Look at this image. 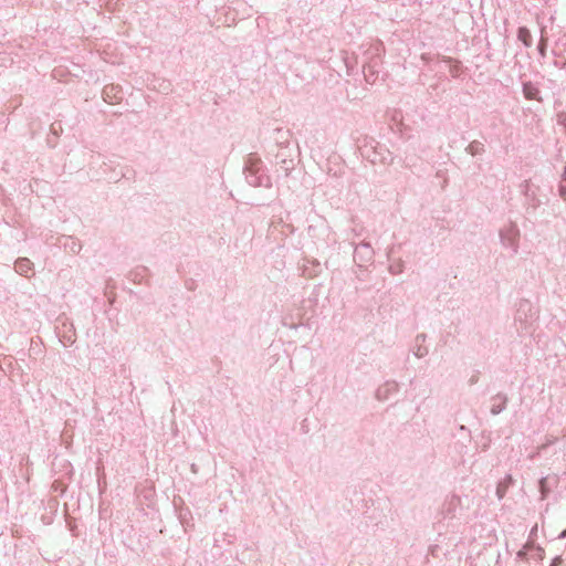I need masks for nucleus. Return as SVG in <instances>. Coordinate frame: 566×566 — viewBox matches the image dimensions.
<instances>
[{
    "label": "nucleus",
    "mask_w": 566,
    "mask_h": 566,
    "mask_svg": "<svg viewBox=\"0 0 566 566\" xmlns=\"http://www.w3.org/2000/svg\"><path fill=\"white\" fill-rule=\"evenodd\" d=\"M517 38L526 46H530L531 43H532L531 32L526 28H520L518 29Z\"/></svg>",
    "instance_id": "f03ea898"
},
{
    "label": "nucleus",
    "mask_w": 566,
    "mask_h": 566,
    "mask_svg": "<svg viewBox=\"0 0 566 566\" xmlns=\"http://www.w3.org/2000/svg\"><path fill=\"white\" fill-rule=\"evenodd\" d=\"M525 90H527V88L525 87ZM525 92H526V97L531 98V97H532V96H531V95H532V92H527V91H525Z\"/></svg>",
    "instance_id": "7ed1b4c3"
},
{
    "label": "nucleus",
    "mask_w": 566,
    "mask_h": 566,
    "mask_svg": "<svg viewBox=\"0 0 566 566\" xmlns=\"http://www.w3.org/2000/svg\"><path fill=\"white\" fill-rule=\"evenodd\" d=\"M525 90H527V88L525 87ZM525 92H526V97L531 98V97H532V96H531V95H532V92H527V91H525Z\"/></svg>",
    "instance_id": "20e7f679"
},
{
    "label": "nucleus",
    "mask_w": 566,
    "mask_h": 566,
    "mask_svg": "<svg viewBox=\"0 0 566 566\" xmlns=\"http://www.w3.org/2000/svg\"><path fill=\"white\" fill-rule=\"evenodd\" d=\"M15 270L20 274L28 275L32 270L31 262L28 259H21L15 262Z\"/></svg>",
    "instance_id": "f257e3e1"
},
{
    "label": "nucleus",
    "mask_w": 566,
    "mask_h": 566,
    "mask_svg": "<svg viewBox=\"0 0 566 566\" xmlns=\"http://www.w3.org/2000/svg\"><path fill=\"white\" fill-rule=\"evenodd\" d=\"M539 51H541V53H542V54H544V45H542V46L539 48Z\"/></svg>",
    "instance_id": "39448f33"
},
{
    "label": "nucleus",
    "mask_w": 566,
    "mask_h": 566,
    "mask_svg": "<svg viewBox=\"0 0 566 566\" xmlns=\"http://www.w3.org/2000/svg\"><path fill=\"white\" fill-rule=\"evenodd\" d=\"M562 537H566V530L562 533Z\"/></svg>",
    "instance_id": "423d86ee"
}]
</instances>
